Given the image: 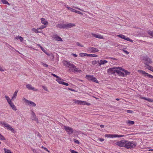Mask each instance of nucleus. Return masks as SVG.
I'll return each instance as SVG.
<instances>
[{
    "instance_id": "55",
    "label": "nucleus",
    "mask_w": 153,
    "mask_h": 153,
    "mask_svg": "<svg viewBox=\"0 0 153 153\" xmlns=\"http://www.w3.org/2000/svg\"><path fill=\"white\" fill-rule=\"evenodd\" d=\"M42 148H43L44 150L49 152V151L46 148L44 147V146H43L42 147Z\"/></svg>"
},
{
    "instance_id": "62",
    "label": "nucleus",
    "mask_w": 153,
    "mask_h": 153,
    "mask_svg": "<svg viewBox=\"0 0 153 153\" xmlns=\"http://www.w3.org/2000/svg\"><path fill=\"white\" fill-rule=\"evenodd\" d=\"M100 140L101 141H103L104 140V139L103 138H100Z\"/></svg>"
},
{
    "instance_id": "61",
    "label": "nucleus",
    "mask_w": 153,
    "mask_h": 153,
    "mask_svg": "<svg viewBox=\"0 0 153 153\" xmlns=\"http://www.w3.org/2000/svg\"><path fill=\"white\" fill-rule=\"evenodd\" d=\"M72 55L74 57H76L77 56V55L75 54H74V53H73L72 54Z\"/></svg>"
},
{
    "instance_id": "19",
    "label": "nucleus",
    "mask_w": 153,
    "mask_h": 153,
    "mask_svg": "<svg viewBox=\"0 0 153 153\" xmlns=\"http://www.w3.org/2000/svg\"><path fill=\"white\" fill-rule=\"evenodd\" d=\"M108 62L106 60H101L99 61V62L98 63L99 66H100L102 65L105 64L106 63H107Z\"/></svg>"
},
{
    "instance_id": "63",
    "label": "nucleus",
    "mask_w": 153,
    "mask_h": 153,
    "mask_svg": "<svg viewBox=\"0 0 153 153\" xmlns=\"http://www.w3.org/2000/svg\"><path fill=\"white\" fill-rule=\"evenodd\" d=\"M91 105V104L88 103H86V102H85V105Z\"/></svg>"
},
{
    "instance_id": "20",
    "label": "nucleus",
    "mask_w": 153,
    "mask_h": 153,
    "mask_svg": "<svg viewBox=\"0 0 153 153\" xmlns=\"http://www.w3.org/2000/svg\"><path fill=\"white\" fill-rule=\"evenodd\" d=\"M41 21L42 23L44 25H47L48 24V22L44 18H41Z\"/></svg>"
},
{
    "instance_id": "44",
    "label": "nucleus",
    "mask_w": 153,
    "mask_h": 153,
    "mask_svg": "<svg viewBox=\"0 0 153 153\" xmlns=\"http://www.w3.org/2000/svg\"><path fill=\"white\" fill-rule=\"evenodd\" d=\"M52 75L53 76L57 78V79H59V78H59L58 76H57L56 75L54 74H52Z\"/></svg>"
},
{
    "instance_id": "15",
    "label": "nucleus",
    "mask_w": 153,
    "mask_h": 153,
    "mask_svg": "<svg viewBox=\"0 0 153 153\" xmlns=\"http://www.w3.org/2000/svg\"><path fill=\"white\" fill-rule=\"evenodd\" d=\"M31 119L33 120L38 121V119L36 118V116L33 111H32L31 112Z\"/></svg>"
},
{
    "instance_id": "27",
    "label": "nucleus",
    "mask_w": 153,
    "mask_h": 153,
    "mask_svg": "<svg viewBox=\"0 0 153 153\" xmlns=\"http://www.w3.org/2000/svg\"><path fill=\"white\" fill-rule=\"evenodd\" d=\"M39 28H38L37 29H35V28H33L32 29V31H34V32H35L36 33H40L41 32V31H38V29H39Z\"/></svg>"
},
{
    "instance_id": "21",
    "label": "nucleus",
    "mask_w": 153,
    "mask_h": 153,
    "mask_svg": "<svg viewBox=\"0 0 153 153\" xmlns=\"http://www.w3.org/2000/svg\"><path fill=\"white\" fill-rule=\"evenodd\" d=\"M75 103L78 104L85 105V102L78 100H75Z\"/></svg>"
},
{
    "instance_id": "50",
    "label": "nucleus",
    "mask_w": 153,
    "mask_h": 153,
    "mask_svg": "<svg viewBox=\"0 0 153 153\" xmlns=\"http://www.w3.org/2000/svg\"><path fill=\"white\" fill-rule=\"evenodd\" d=\"M76 13H78L79 14H81L82 15H83L82 13L81 12L79 11L76 10Z\"/></svg>"
},
{
    "instance_id": "8",
    "label": "nucleus",
    "mask_w": 153,
    "mask_h": 153,
    "mask_svg": "<svg viewBox=\"0 0 153 153\" xmlns=\"http://www.w3.org/2000/svg\"><path fill=\"white\" fill-rule=\"evenodd\" d=\"M23 100L30 106L35 107L36 106V104L32 101L27 100L25 98H24Z\"/></svg>"
},
{
    "instance_id": "32",
    "label": "nucleus",
    "mask_w": 153,
    "mask_h": 153,
    "mask_svg": "<svg viewBox=\"0 0 153 153\" xmlns=\"http://www.w3.org/2000/svg\"><path fill=\"white\" fill-rule=\"evenodd\" d=\"M145 67L148 68V69L152 71V72H153V68H152V66H149V65L148 66H145Z\"/></svg>"
},
{
    "instance_id": "41",
    "label": "nucleus",
    "mask_w": 153,
    "mask_h": 153,
    "mask_svg": "<svg viewBox=\"0 0 153 153\" xmlns=\"http://www.w3.org/2000/svg\"><path fill=\"white\" fill-rule=\"evenodd\" d=\"M17 91H16L14 93V94L13 96V97H12V98H16V97L17 96Z\"/></svg>"
},
{
    "instance_id": "23",
    "label": "nucleus",
    "mask_w": 153,
    "mask_h": 153,
    "mask_svg": "<svg viewBox=\"0 0 153 153\" xmlns=\"http://www.w3.org/2000/svg\"><path fill=\"white\" fill-rule=\"evenodd\" d=\"M9 104L13 110L15 111L17 109L15 106L14 105V104L12 102L11 103H9Z\"/></svg>"
},
{
    "instance_id": "7",
    "label": "nucleus",
    "mask_w": 153,
    "mask_h": 153,
    "mask_svg": "<svg viewBox=\"0 0 153 153\" xmlns=\"http://www.w3.org/2000/svg\"><path fill=\"white\" fill-rule=\"evenodd\" d=\"M140 74L144 76H147L149 78H153V76L152 75L143 70H139L138 71Z\"/></svg>"
},
{
    "instance_id": "53",
    "label": "nucleus",
    "mask_w": 153,
    "mask_h": 153,
    "mask_svg": "<svg viewBox=\"0 0 153 153\" xmlns=\"http://www.w3.org/2000/svg\"><path fill=\"white\" fill-rule=\"evenodd\" d=\"M126 112L128 113H133V111L131 110H127Z\"/></svg>"
},
{
    "instance_id": "6",
    "label": "nucleus",
    "mask_w": 153,
    "mask_h": 153,
    "mask_svg": "<svg viewBox=\"0 0 153 153\" xmlns=\"http://www.w3.org/2000/svg\"><path fill=\"white\" fill-rule=\"evenodd\" d=\"M64 129L66 132L69 134H72L73 132V128L69 126H64Z\"/></svg>"
},
{
    "instance_id": "29",
    "label": "nucleus",
    "mask_w": 153,
    "mask_h": 153,
    "mask_svg": "<svg viewBox=\"0 0 153 153\" xmlns=\"http://www.w3.org/2000/svg\"><path fill=\"white\" fill-rule=\"evenodd\" d=\"M97 55L96 54H87V56H89L90 57H97Z\"/></svg>"
},
{
    "instance_id": "4",
    "label": "nucleus",
    "mask_w": 153,
    "mask_h": 153,
    "mask_svg": "<svg viewBox=\"0 0 153 153\" xmlns=\"http://www.w3.org/2000/svg\"><path fill=\"white\" fill-rule=\"evenodd\" d=\"M143 59L144 61V64L148 66L149 64H151L152 63L151 59L147 56H145L143 57Z\"/></svg>"
},
{
    "instance_id": "57",
    "label": "nucleus",
    "mask_w": 153,
    "mask_h": 153,
    "mask_svg": "<svg viewBox=\"0 0 153 153\" xmlns=\"http://www.w3.org/2000/svg\"><path fill=\"white\" fill-rule=\"evenodd\" d=\"M33 91H37V89H36L35 88L33 87H32L31 89Z\"/></svg>"
},
{
    "instance_id": "64",
    "label": "nucleus",
    "mask_w": 153,
    "mask_h": 153,
    "mask_svg": "<svg viewBox=\"0 0 153 153\" xmlns=\"http://www.w3.org/2000/svg\"><path fill=\"white\" fill-rule=\"evenodd\" d=\"M100 126L101 128H103L104 127V126L103 125H100Z\"/></svg>"
},
{
    "instance_id": "47",
    "label": "nucleus",
    "mask_w": 153,
    "mask_h": 153,
    "mask_svg": "<svg viewBox=\"0 0 153 153\" xmlns=\"http://www.w3.org/2000/svg\"><path fill=\"white\" fill-rule=\"evenodd\" d=\"M74 142L78 144H79V142L78 140L74 139Z\"/></svg>"
},
{
    "instance_id": "16",
    "label": "nucleus",
    "mask_w": 153,
    "mask_h": 153,
    "mask_svg": "<svg viewBox=\"0 0 153 153\" xmlns=\"http://www.w3.org/2000/svg\"><path fill=\"white\" fill-rule=\"evenodd\" d=\"M53 37L54 39L57 41H62V39L59 36H57V34L53 35Z\"/></svg>"
},
{
    "instance_id": "58",
    "label": "nucleus",
    "mask_w": 153,
    "mask_h": 153,
    "mask_svg": "<svg viewBox=\"0 0 153 153\" xmlns=\"http://www.w3.org/2000/svg\"><path fill=\"white\" fill-rule=\"evenodd\" d=\"M11 127L8 124V126H7L6 127L8 129L10 128V127Z\"/></svg>"
},
{
    "instance_id": "45",
    "label": "nucleus",
    "mask_w": 153,
    "mask_h": 153,
    "mask_svg": "<svg viewBox=\"0 0 153 153\" xmlns=\"http://www.w3.org/2000/svg\"><path fill=\"white\" fill-rule=\"evenodd\" d=\"M2 124L4 126V127H6L7 126H8V123H2Z\"/></svg>"
},
{
    "instance_id": "42",
    "label": "nucleus",
    "mask_w": 153,
    "mask_h": 153,
    "mask_svg": "<svg viewBox=\"0 0 153 153\" xmlns=\"http://www.w3.org/2000/svg\"><path fill=\"white\" fill-rule=\"evenodd\" d=\"M38 45L40 47L42 51H43L44 52H45V51H46L43 48L42 46L40 45Z\"/></svg>"
},
{
    "instance_id": "56",
    "label": "nucleus",
    "mask_w": 153,
    "mask_h": 153,
    "mask_svg": "<svg viewBox=\"0 0 153 153\" xmlns=\"http://www.w3.org/2000/svg\"><path fill=\"white\" fill-rule=\"evenodd\" d=\"M108 58L111 59H113V60H117V59L115 58H113V57H108Z\"/></svg>"
},
{
    "instance_id": "51",
    "label": "nucleus",
    "mask_w": 153,
    "mask_h": 153,
    "mask_svg": "<svg viewBox=\"0 0 153 153\" xmlns=\"http://www.w3.org/2000/svg\"><path fill=\"white\" fill-rule=\"evenodd\" d=\"M42 88L45 91H48L47 88L46 87H45V86H42Z\"/></svg>"
},
{
    "instance_id": "39",
    "label": "nucleus",
    "mask_w": 153,
    "mask_h": 153,
    "mask_svg": "<svg viewBox=\"0 0 153 153\" xmlns=\"http://www.w3.org/2000/svg\"><path fill=\"white\" fill-rule=\"evenodd\" d=\"M26 87L29 90H31L32 87L31 85L30 84L27 85H26Z\"/></svg>"
},
{
    "instance_id": "17",
    "label": "nucleus",
    "mask_w": 153,
    "mask_h": 153,
    "mask_svg": "<svg viewBox=\"0 0 153 153\" xmlns=\"http://www.w3.org/2000/svg\"><path fill=\"white\" fill-rule=\"evenodd\" d=\"M91 34L93 36L97 38H98L100 39H102L103 38V37L100 35H98L93 33H91Z\"/></svg>"
},
{
    "instance_id": "12",
    "label": "nucleus",
    "mask_w": 153,
    "mask_h": 153,
    "mask_svg": "<svg viewBox=\"0 0 153 153\" xmlns=\"http://www.w3.org/2000/svg\"><path fill=\"white\" fill-rule=\"evenodd\" d=\"M118 72L117 73L119 74V75L122 76H125L124 73L121 72V70L123 71V68L121 67H119Z\"/></svg>"
},
{
    "instance_id": "52",
    "label": "nucleus",
    "mask_w": 153,
    "mask_h": 153,
    "mask_svg": "<svg viewBox=\"0 0 153 153\" xmlns=\"http://www.w3.org/2000/svg\"><path fill=\"white\" fill-rule=\"evenodd\" d=\"M42 64L44 66H45L46 67H48V65L47 64H46V63H44L43 62H42Z\"/></svg>"
},
{
    "instance_id": "48",
    "label": "nucleus",
    "mask_w": 153,
    "mask_h": 153,
    "mask_svg": "<svg viewBox=\"0 0 153 153\" xmlns=\"http://www.w3.org/2000/svg\"><path fill=\"white\" fill-rule=\"evenodd\" d=\"M9 130H10V131L13 132H14V131H15L14 130V129L12 128L11 127V126L10 128L9 129Z\"/></svg>"
},
{
    "instance_id": "33",
    "label": "nucleus",
    "mask_w": 153,
    "mask_h": 153,
    "mask_svg": "<svg viewBox=\"0 0 153 153\" xmlns=\"http://www.w3.org/2000/svg\"><path fill=\"white\" fill-rule=\"evenodd\" d=\"M1 2L3 3L4 4H7L9 5H10L9 3L6 0H1Z\"/></svg>"
},
{
    "instance_id": "3",
    "label": "nucleus",
    "mask_w": 153,
    "mask_h": 153,
    "mask_svg": "<svg viewBox=\"0 0 153 153\" xmlns=\"http://www.w3.org/2000/svg\"><path fill=\"white\" fill-rule=\"evenodd\" d=\"M119 67L112 68L108 69L107 70L108 73L109 74H112L117 73L118 72Z\"/></svg>"
},
{
    "instance_id": "30",
    "label": "nucleus",
    "mask_w": 153,
    "mask_h": 153,
    "mask_svg": "<svg viewBox=\"0 0 153 153\" xmlns=\"http://www.w3.org/2000/svg\"><path fill=\"white\" fill-rule=\"evenodd\" d=\"M67 8L69 10H71V11L73 12H74L76 13V10H75L73 9L70 7H67Z\"/></svg>"
},
{
    "instance_id": "13",
    "label": "nucleus",
    "mask_w": 153,
    "mask_h": 153,
    "mask_svg": "<svg viewBox=\"0 0 153 153\" xmlns=\"http://www.w3.org/2000/svg\"><path fill=\"white\" fill-rule=\"evenodd\" d=\"M65 28H70L71 27L75 26V24L72 23H69V24H65Z\"/></svg>"
},
{
    "instance_id": "40",
    "label": "nucleus",
    "mask_w": 153,
    "mask_h": 153,
    "mask_svg": "<svg viewBox=\"0 0 153 153\" xmlns=\"http://www.w3.org/2000/svg\"><path fill=\"white\" fill-rule=\"evenodd\" d=\"M97 62L99 63V61H96V60L94 61H92V64L93 65H94L96 64L97 63Z\"/></svg>"
},
{
    "instance_id": "37",
    "label": "nucleus",
    "mask_w": 153,
    "mask_h": 153,
    "mask_svg": "<svg viewBox=\"0 0 153 153\" xmlns=\"http://www.w3.org/2000/svg\"><path fill=\"white\" fill-rule=\"evenodd\" d=\"M148 33L151 36L153 37V31L150 30H148Z\"/></svg>"
},
{
    "instance_id": "5",
    "label": "nucleus",
    "mask_w": 153,
    "mask_h": 153,
    "mask_svg": "<svg viewBox=\"0 0 153 153\" xmlns=\"http://www.w3.org/2000/svg\"><path fill=\"white\" fill-rule=\"evenodd\" d=\"M85 77L88 80L92 81L93 82L97 83H98V81L97 79L93 76L86 75Z\"/></svg>"
},
{
    "instance_id": "26",
    "label": "nucleus",
    "mask_w": 153,
    "mask_h": 153,
    "mask_svg": "<svg viewBox=\"0 0 153 153\" xmlns=\"http://www.w3.org/2000/svg\"><path fill=\"white\" fill-rule=\"evenodd\" d=\"M123 71H124L125 72V76L129 75L130 74V73L128 72L127 70H125L124 69H123Z\"/></svg>"
},
{
    "instance_id": "24",
    "label": "nucleus",
    "mask_w": 153,
    "mask_h": 153,
    "mask_svg": "<svg viewBox=\"0 0 153 153\" xmlns=\"http://www.w3.org/2000/svg\"><path fill=\"white\" fill-rule=\"evenodd\" d=\"M141 98L142 99H143L144 100H147V101L150 102H153V100H152L150 99V98H148L145 97H141Z\"/></svg>"
},
{
    "instance_id": "43",
    "label": "nucleus",
    "mask_w": 153,
    "mask_h": 153,
    "mask_svg": "<svg viewBox=\"0 0 153 153\" xmlns=\"http://www.w3.org/2000/svg\"><path fill=\"white\" fill-rule=\"evenodd\" d=\"M76 45L78 46H80L81 47H83V45H82L81 44H80L79 42H76Z\"/></svg>"
},
{
    "instance_id": "11",
    "label": "nucleus",
    "mask_w": 153,
    "mask_h": 153,
    "mask_svg": "<svg viewBox=\"0 0 153 153\" xmlns=\"http://www.w3.org/2000/svg\"><path fill=\"white\" fill-rule=\"evenodd\" d=\"M124 142H125V140H122L117 142L115 143V144L120 147H124L125 144Z\"/></svg>"
},
{
    "instance_id": "9",
    "label": "nucleus",
    "mask_w": 153,
    "mask_h": 153,
    "mask_svg": "<svg viewBox=\"0 0 153 153\" xmlns=\"http://www.w3.org/2000/svg\"><path fill=\"white\" fill-rule=\"evenodd\" d=\"M105 137H110V138H113V137H122L124 136V135H118L117 134H106L105 135Z\"/></svg>"
},
{
    "instance_id": "14",
    "label": "nucleus",
    "mask_w": 153,
    "mask_h": 153,
    "mask_svg": "<svg viewBox=\"0 0 153 153\" xmlns=\"http://www.w3.org/2000/svg\"><path fill=\"white\" fill-rule=\"evenodd\" d=\"M56 81H57L58 82L59 84H61L66 86H68L69 85L68 83L63 82L61 81V78H59V79H56Z\"/></svg>"
},
{
    "instance_id": "36",
    "label": "nucleus",
    "mask_w": 153,
    "mask_h": 153,
    "mask_svg": "<svg viewBox=\"0 0 153 153\" xmlns=\"http://www.w3.org/2000/svg\"><path fill=\"white\" fill-rule=\"evenodd\" d=\"M4 151L5 153H11V152L10 150L8 149H7L5 148L4 149Z\"/></svg>"
},
{
    "instance_id": "46",
    "label": "nucleus",
    "mask_w": 153,
    "mask_h": 153,
    "mask_svg": "<svg viewBox=\"0 0 153 153\" xmlns=\"http://www.w3.org/2000/svg\"><path fill=\"white\" fill-rule=\"evenodd\" d=\"M45 27V26L44 25H42L39 28V29L41 30L42 29Z\"/></svg>"
},
{
    "instance_id": "31",
    "label": "nucleus",
    "mask_w": 153,
    "mask_h": 153,
    "mask_svg": "<svg viewBox=\"0 0 153 153\" xmlns=\"http://www.w3.org/2000/svg\"><path fill=\"white\" fill-rule=\"evenodd\" d=\"M74 71L79 72L80 71H81L80 70H78V68L76 67L75 66H74V68L73 69Z\"/></svg>"
},
{
    "instance_id": "59",
    "label": "nucleus",
    "mask_w": 153,
    "mask_h": 153,
    "mask_svg": "<svg viewBox=\"0 0 153 153\" xmlns=\"http://www.w3.org/2000/svg\"><path fill=\"white\" fill-rule=\"evenodd\" d=\"M68 90H71V91H75V90L74 89H71L70 88H68Z\"/></svg>"
},
{
    "instance_id": "35",
    "label": "nucleus",
    "mask_w": 153,
    "mask_h": 153,
    "mask_svg": "<svg viewBox=\"0 0 153 153\" xmlns=\"http://www.w3.org/2000/svg\"><path fill=\"white\" fill-rule=\"evenodd\" d=\"M79 55L81 57H83L84 56H87V53H81L79 54Z\"/></svg>"
},
{
    "instance_id": "22",
    "label": "nucleus",
    "mask_w": 153,
    "mask_h": 153,
    "mask_svg": "<svg viewBox=\"0 0 153 153\" xmlns=\"http://www.w3.org/2000/svg\"><path fill=\"white\" fill-rule=\"evenodd\" d=\"M65 24H58L56 25L57 27L60 28H65Z\"/></svg>"
},
{
    "instance_id": "38",
    "label": "nucleus",
    "mask_w": 153,
    "mask_h": 153,
    "mask_svg": "<svg viewBox=\"0 0 153 153\" xmlns=\"http://www.w3.org/2000/svg\"><path fill=\"white\" fill-rule=\"evenodd\" d=\"M0 140H5V137L0 133Z\"/></svg>"
},
{
    "instance_id": "2",
    "label": "nucleus",
    "mask_w": 153,
    "mask_h": 153,
    "mask_svg": "<svg viewBox=\"0 0 153 153\" xmlns=\"http://www.w3.org/2000/svg\"><path fill=\"white\" fill-rule=\"evenodd\" d=\"M63 64L67 68H69L70 72L71 71L74 72L73 69L75 66L74 64L67 61H64Z\"/></svg>"
},
{
    "instance_id": "60",
    "label": "nucleus",
    "mask_w": 153,
    "mask_h": 153,
    "mask_svg": "<svg viewBox=\"0 0 153 153\" xmlns=\"http://www.w3.org/2000/svg\"><path fill=\"white\" fill-rule=\"evenodd\" d=\"M0 71H4V70L3 69L2 67L0 66Z\"/></svg>"
},
{
    "instance_id": "10",
    "label": "nucleus",
    "mask_w": 153,
    "mask_h": 153,
    "mask_svg": "<svg viewBox=\"0 0 153 153\" xmlns=\"http://www.w3.org/2000/svg\"><path fill=\"white\" fill-rule=\"evenodd\" d=\"M117 36L120 37L123 39L129 41L131 42H133V40L130 39L129 38L126 37L125 35L122 34L118 35Z\"/></svg>"
},
{
    "instance_id": "54",
    "label": "nucleus",
    "mask_w": 153,
    "mask_h": 153,
    "mask_svg": "<svg viewBox=\"0 0 153 153\" xmlns=\"http://www.w3.org/2000/svg\"><path fill=\"white\" fill-rule=\"evenodd\" d=\"M123 51L124 52H125L126 54H129V52H128V51H127L126 50H125L124 49H123Z\"/></svg>"
},
{
    "instance_id": "34",
    "label": "nucleus",
    "mask_w": 153,
    "mask_h": 153,
    "mask_svg": "<svg viewBox=\"0 0 153 153\" xmlns=\"http://www.w3.org/2000/svg\"><path fill=\"white\" fill-rule=\"evenodd\" d=\"M16 39H19L21 42H22L23 41V38L21 36H17L16 37Z\"/></svg>"
},
{
    "instance_id": "18",
    "label": "nucleus",
    "mask_w": 153,
    "mask_h": 153,
    "mask_svg": "<svg viewBox=\"0 0 153 153\" xmlns=\"http://www.w3.org/2000/svg\"><path fill=\"white\" fill-rule=\"evenodd\" d=\"M89 50L91 51V52L92 53H94L96 52H98L99 50L97 48L94 47H91L89 48Z\"/></svg>"
},
{
    "instance_id": "1",
    "label": "nucleus",
    "mask_w": 153,
    "mask_h": 153,
    "mask_svg": "<svg viewBox=\"0 0 153 153\" xmlns=\"http://www.w3.org/2000/svg\"><path fill=\"white\" fill-rule=\"evenodd\" d=\"M124 147L127 149H131L134 148L136 145L134 142H129L127 140H125Z\"/></svg>"
},
{
    "instance_id": "49",
    "label": "nucleus",
    "mask_w": 153,
    "mask_h": 153,
    "mask_svg": "<svg viewBox=\"0 0 153 153\" xmlns=\"http://www.w3.org/2000/svg\"><path fill=\"white\" fill-rule=\"evenodd\" d=\"M70 151L72 153H78L77 152L71 149H70Z\"/></svg>"
},
{
    "instance_id": "28",
    "label": "nucleus",
    "mask_w": 153,
    "mask_h": 153,
    "mask_svg": "<svg viewBox=\"0 0 153 153\" xmlns=\"http://www.w3.org/2000/svg\"><path fill=\"white\" fill-rule=\"evenodd\" d=\"M5 97L9 104L10 103H11L12 101L10 100V99L9 98L8 96H5Z\"/></svg>"
},
{
    "instance_id": "25",
    "label": "nucleus",
    "mask_w": 153,
    "mask_h": 153,
    "mask_svg": "<svg viewBox=\"0 0 153 153\" xmlns=\"http://www.w3.org/2000/svg\"><path fill=\"white\" fill-rule=\"evenodd\" d=\"M127 123L129 125H132L134 124V122L133 121L128 120L127 122Z\"/></svg>"
}]
</instances>
